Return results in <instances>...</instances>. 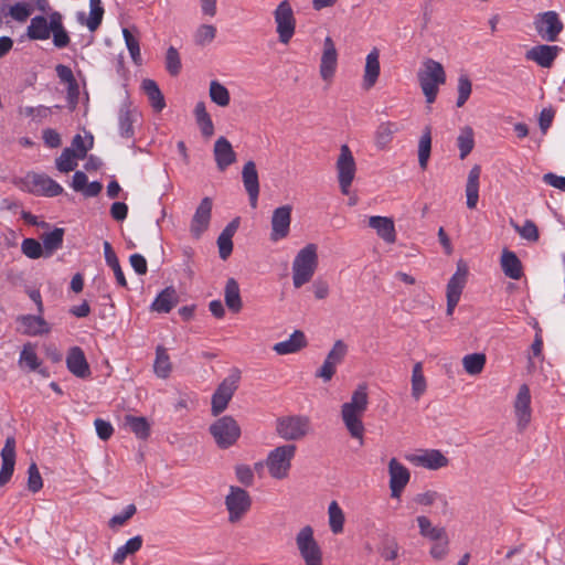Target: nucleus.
I'll list each match as a JSON object with an SVG mask.
<instances>
[{
  "mask_svg": "<svg viewBox=\"0 0 565 565\" xmlns=\"http://www.w3.org/2000/svg\"><path fill=\"white\" fill-rule=\"evenodd\" d=\"M369 396L365 384H360L352 393L350 402L342 404L341 418L350 436L363 445L364 425L362 417L367 409Z\"/></svg>",
  "mask_w": 565,
  "mask_h": 565,
  "instance_id": "f257e3e1",
  "label": "nucleus"
},
{
  "mask_svg": "<svg viewBox=\"0 0 565 565\" xmlns=\"http://www.w3.org/2000/svg\"><path fill=\"white\" fill-rule=\"evenodd\" d=\"M369 396L365 384H360L352 393L350 402L342 404L341 418L350 436L363 445L364 425L362 417L367 409Z\"/></svg>",
  "mask_w": 565,
  "mask_h": 565,
  "instance_id": "f03ea898",
  "label": "nucleus"
},
{
  "mask_svg": "<svg viewBox=\"0 0 565 565\" xmlns=\"http://www.w3.org/2000/svg\"><path fill=\"white\" fill-rule=\"evenodd\" d=\"M318 266L317 246L308 244L296 255L292 263V284L295 288H300L309 282L315 275Z\"/></svg>",
  "mask_w": 565,
  "mask_h": 565,
  "instance_id": "7ed1b4c3",
  "label": "nucleus"
},
{
  "mask_svg": "<svg viewBox=\"0 0 565 565\" xmlns=\"http://www.w3.org/2000/svg\"><path fill=\"white\" fill-rule=\"evenodd\" d=\"M420 88L427 103H434L438 93V86L446 82L444 66L431 58L424 62V68L418 73Z\"/></svg>",
  "mask_w": 565,
  "mask_h": 565,
  "instance_id": "20e7f679",
  "label": "nucleus"
},
{
  "mask_svg": "<svg viewBox=\"0 0 565 565\" xmlns=\"http://www.w3.org/2000/svg\"><path fill=\"white\" fill-rule=\"evenodd\" d=\"M296 451V445L285 444L268 452L265 463L274 479L281 480L288 477Z\"/></svg>",
  "mask_w": 565,
  "mask_h": 565,
  "instance_id": "39448f33",
  "label": "nucleus"
},
{
  "mask_svg": "<svg viewBox=\"0 0 565 565\" xmlns=\"http://www.w3.org/2000/svg\"><path fill=\"white\" fill-rule=\"evenodd\" d=\"M310 418L305 415H289L278 417L276 434L286 441H297L305 438L310 431Z\"/></svg>",
  "mask_w": 565,
  "mask_h": 565,
  "instance_id": "423d86ee",
  "label": "nucleus"
},
{
  "mask_svg": "<svg viewBox=\"0 0 565 565\" xmlns=\"http://www.w3.org/2000/svg\"><path fill=\"white\" fill-rule=\"evenodd\" d=\"M216 445L221 449H227L233 446L241 436V427L237 422L228 415L215 420L209 428Z\"/></svg>",
  "mask_w": 565,
  "mask_h": 565,
  "instance_id": "0eeeda50",
  "label": "nucleus"
},
{
  "mask_svg": "<svg viewBox=\"0 0 565 565\" xmlns=\"http://www.w3.org/2000/svg\"><path fill=\"white\" fill-rule=\"evenodd\" d=\"M536 34L546 42H556L564 30V23L556 11L550 10L534 15Z\"/></svg>",
  "mask_w": 565,
  "mask_h": 565,
  "instance_id": "6e6552de",
  "label": "nucleus"
},
{
  "mask_svg": "<svg viewBox=\"0 0 565 565\" xmlns=\"http://www.w3.org/2000/svg\"><path fill=\"white\" fill-rule=\"evenodd\" d=\"M224 503L228 512V522L235 524L250 510L252 498L245 489L231 486Z\"/></svg>",
  "mask_w": 565,
  "mask_h": 565,
  "instance_id": "1a4fd4ad",
  "label": "nucleus"
},
{
  "mask_svg": "<svg viewBox=\"0 0 565 565\" xmlns=\"http://www.w3.org/2000/svg\"><path fill=\"white\" fill-rule=\"evenodd\" d=\"M296 544L305 565H322V553L310 525L303 526L296 535Z\"/></svg>",
  "mask_w": 565,
  "mask_h": 565,
  "instance_id": "9d476101",
  "label": "nucleus"
},
{
  "mask_svg": "<svg viewBox=\"0 0 565 565\" xmlns=\"http://www.w3.org/2000/svg\"><path fill=\"white\" fill-rule=\"evenodd\" d=\"M335 168L340 190L342 194L348 195L356 172L355 159L348 145L341 146Z\"/></svg>",
  "mask_w": 565,
  "mask_h": 565,
  "instance_id": "9b49d317",
  "label": "nucleus"
},
{
  "mask_svg": "<svg viewBox=\"0 0 565 565\" xmlns=\"http://www.w3.org/2000/svg\"><path fill=\"white\" fill-rule=\"evenodd\" d=\"M276 32L282 44H288L295 34L296 19L294 10L287 0L281 1L274 11Z\"/></svg>",
  "mask_w": 565,
  "mask_h": 565,
  "instance_id": "f8f14e48",
  "label": "nucleus"
},
{
  "mask_svg": "<svg viewBox=\"0 0 565 565\" xmlns=\"http://www.w3.org/2000/svg\"><path fill=\"white\" fill-rule=\"evenodd\" d=\"M22 182L24 188L35 195L53 198L63 193V188L44 173L29 172Z\"/></svg>",
  "mask_w": 565,
  "mask_h": 565,
  "instance_id": "ddd939ff",
  "label": "nucleus"
},
{
  "mask_svg": "<svg viewBox=\"0 0 565 565\" xmlns=\"http://www.w3.org/2000/svg\"><path fill=\"white\" fill-rule=\"evenodd\" d=\"M468 268L465 263L457 264V270L447 284V316H452L456 306L460 300V296L467 282Z\"/></svg>",
  "mask_w": 565,
  "mask_h": 565,
  "instance_id": "4468645a",
  "label": "nucleus"
},
{
  "mask_svg": "<svg viewBox=\"0 0 565 565\" xmlns=\"http://www.w3.org/2000/svg\"><path fill=\"white\" fill-rule=\"evenodd\" d=\"M348 344L343 340H337L327 354L321 367L316 372V376L324 382L331 381L335 374L337 366L342 363L348 354Z\"/></svg>",
  "mask_w": 565,
  "mask_h": 565,
  "instance_id": "2eb2a0df",
  "label": "nucleus"
},
{
  "mask_svg": "<svg viewBox=\"0 0 565 565\" xmlns=\"http://www.w3.org/2000/svg\"><path fill=\"white\" fill-rule=\"evenodd\" d=\"M292 206L289 204L281 205L274 210L271 215V233L273 242L280 241L289 235L291 223Z\"/></svg>",
  "mask_w": 565,
  "mask_h": 565,
  "instance_id": "dca6fc26",
  "label": "nucleus"
},
{
  "mask_svg": "<svg viewBox=\"0 0 565 565\" xmlns=\"http://www.w3.org/2000/svg\"><path fill=\"white\" fill-rule=\"evenodd\" d=\"M390 490L392 498L399 499L411 479L409 470L396 458L388 462Z\"/></svg>",
  "mask_w": 565,
  "mask_h": 565,
  "instance_id": "f3484780",
  "label": "nucleus"
},
{
  "mask_svg": "<svg viewBox=\"0 0 565 565\" xmlns=\"http://www.w3.org/2000/svg\"><path fill=\"white\" fill-rule=\"evenodd\" d=\"M561 51L557 45L539 44L526 51L525 58L543 68H551Z\"/></svg>",
  "mask_w": 565,
  "mask_h": 565,
  "instance_id": "a211bd4d",
  "label": "nucleus"
},
{
  "mask_svg": "<svg viewBox=\"0 0 565 565\" xmlns=\"http://www.w3.org/2000/svg\"><path fill=\"white\" fill-rule=\"evenodd\" d=\"M139 113L132 107L130 100L125 99L118 111L119 135L126 139H132L135 136L134 124L138 120Z\"/></svg>",
  "mask_w": 565,
  "mask_h": 565,
  "instance_id": "6ab92c4d",
  "label": "nucleus"
},
{
  "mask_svg": "<svg viewBox=\"0 0 565 565\" xmlns=\"http://www.w3.org/2000/svg\"><path fill=\"white\" fill-rule=\"evenodd\" d=\"M338 65V52L333 40L327 36L323 41V51L320 61V76L324 81H331Z\"/></svg>",
  "mask_w": 565,
  "mask_h": 565,
  "instance_id": "aec40b11",
  "label": "nucleus"
},
{
  "mask_svg": "<svg viewBox=\"0 0 565 565\" xmlns=\"http://www.w3.org/2000/svg\"><path fill=\"white\" fill-rule=\"evenodd\" d=\"M244 188L248 194L249 203L253 209L257 207L259 195V180L256 164L254 161H247L242 170Z\"/></svg>",
  "mask_w": 565,
  "mask_h": 565,
  "instance_id": "412c9836",
  "label": "nucleus"
},
{
  "mask_svg": "<svg viewBox=\"0 0 565 565\" xmlns=\"http://www.w3.org/2000/svg\"><path fill=\"white\" fill-rule=\"evenodd\" d=\"M211 212L212 200L206 196L202 199L192 217L190 231L194 237L199 238L202 233L207 230L211 220Z\"/></svg>",
  "mask_w": 565,
  "mask_h": 565,
  "instance_id": "4be33fe9",
  "label": "nucleus"
},
{
  "mask_svg": "<svg viewBox=\"0 0 565 565\" xmlns=\"http://www.w3.org/2000/svg\"><path fill=\"white\" fill-rule=\"evenodd\" d=\"M2 465L0 469V487L6 486L14 471L15 465V440L13 437H8L1 450Z\"/></svg>",
  "mask_w": 565,
  "mask_h": 565,
  "instance_id": "5701e85b",
  "label": "nucleus"
},
{
  "mask_svg": "<svg viewBox=\"0 0 565 565\" xmlns=\"http://www.w3.org/2000/svg\"><path fill=\"white\" fill-rule=\"evenodd\" d=\"M514 412L520 426L525 427L531 420V393L526 384L519 388L514 401Z\"/></svg>",
  "mask_w": 565,
  "mask_h": 565,
  "instance_id": "b1692460",
  "label": "nucleus"
},
{
  "mask_svg": "<svg viewBox=\"0 0 565 565\" xmlns=\"http://www.w3.org/2000/svg\"><path fill=\"white\" fill-rule=\"evenodd\" d=\"M214 159L220 171L226 170L236 161V153L225 137H220L214 143Z\"/></svg>",
  "mask_w": 565,
  "mask_h": 565,
  "instance_id": "393cba45",
  "label": "nucleus"
},
{
  "mask_svg": "<svg viewBox=\"0 0 565 565\" xmlns=\"http://www.w3.org/2000/svg\"><path fill=\"white\" fill-rule=\"evenodd\" d=\"M66 365L68 371L81 379H86L90 375L89 365L85 358L83 350L79 347H73L66 356Z\"/></svg>",
  "mask_w": 565,
  "mask_h": 565,
  "instance_id": "a878e982",
  "label": "nucleus"
},
{
  "mask_svg": "<svg viewBox=\"0 0 565 565\" xmlns=\"http://www.w3.org/2000/svg\"><path fill=\"white\" fill-rule=\"evenodd\" d=\"M18 321L23 327V333L26 335H42L51 330L49 323L43 318V313L20 316Z\"/></svg>",
  "mask_w": 565,
  "mask_h": 565,
  "instance_id": "bb28decb",
  "label": "nucleus"
},
{
  "mask_svg": "<svg viewBox=\"0 0 565 565\" xmlns=\"http://www.w3.org/2000/svg\"><path fill=\"white\" fill-rule=\"evenodd\" d=\"M369 226L376 231V234L387 244L396 242L394 221L387 216H371Z\"/></svg>",
  "mask_w": 565,
  "mask_h": 565,
  "instance_id": "cd10ccee",
  "label": "nucleus"
},
{
  "mask_svg": "<svg viewBox=\"0 0 565 565\" xmlns=\"http://www.w3.org/2000/svg\"><path fill=\"white\" fill-rule=\"evenodd\" d=\"M381 66H380V52L376 47H374L367 55L365 60L364 66V75H363V88L370 89L372 88L380 76Z\"/></svg>",
  "mask_w": 565,
  "mask_h": 565,
  "instance_id": "c85d7f7f",
  "label": "nucleus"
},
{
  "mask_svg": "<svg viewBox=\"0 0 565 565\" xmlns=\"http://www.w3.org/2000/svg\"><path fill=\"white\" fill-rule=\"evenodd\" d=\"M89 15L86 17L84 12H77V22L86 25L90 32H95L102 24L104 17V7L102 0H89Z\"/></svg>",
  "mask_w": 565,
  "mask_h": 565,
  "instance_id": "c756f323",
  "label": "nucleus"
},
{
  "mask_svg": "<svg viewBox=\"0 0 565 565\" xmlns=\"http://www.w3.org/2000/svg\"><path fill=\"white\" fill-rule=\"evenodd\" d=\"M308 344L306 335L300 330H295L289 339L274 344L273 350L279 355L299 352Z\"/></svg>",
  "mask_w": 565,
  "mask_h": 565,
  "instance_id": "7c9ffc66",
  "label": "nucleus"
},
{
  "mask_svg": "<svg viewBox=\"0 0 565 565\" xmlns=\"http://www.w3.org/2000/svg\"><path fill=\"white\" fill-rule=\"evenodd\" d=\"M413 461L423 468L429 470H438L448 466V458L437 449H430L424 451L422 455H417L413 458Z\"/></svg>",
  "mask_w": 565,
  "mask_h": 565,
  "instance_id": "2f4dec72",
  "label": "nucleus"
},
{
  "mask_svg": "<svg viewBox=\"0 0 565 565\" xmlns=\"http://www.w3.org/2000/svg\"><path fill=\"white\" fill-rule=\"evenodd\" d=\"M52 29V12L49 20L43 15H35L26 29V35L30 40H47Z\"/></svg>",
  "mask_w": 565,
  "mask_h": 565,
  "instance_id": "473e14b6",
  "label": "nucleus"
},
{
  "mask_svg": "<svg viewBox=\"0 0 565 565\" xmlns=\"http://www.w3.org/2000/svg\"><path fill=\"white\" fill-rule=\"evenodd\" d=\"M239 225V218L236 217L230 222L217 237L218 254L223 260H226L233 252L232 238Z\"/></svg>",
  "mask_w": 565,
  "mask_h": 565,
  "instance_id": "72a5a7b5",
  "label": "nucleus"
},
{
  "mask_svg": "<svg viewBox=\"0 0 565 565\" xmlns=\"http://www.w3.org/2000/svg\"><path fill=\"white\" fill-rule=\"evenodd\" d=\"M413 502L420 507H431L434 504H438L443 514H447L449 511V502L447 497L435 490H426L415 494Z\"/></svg>",
  "mask_w": 565,
  "mask_h": 565,
  "instance_id": "f704fd0d",
  "label": "nucleus"
},
{
  "mask_svg": "<svg viewBox=\"0 0 565 565\" xmlns=\"http://www.w3.org/2000/svg\"><path fill=\"white\" fill-rule=\"evenodd\" d=\"M500 263L501 269L507 277L519 280L523 276L522 263L514 252L504 248Z\"/></svg>",
  "mask_w": 565,
  "mask_h": 565,
  "instance_id": "c9c22d12",
  "label": "nucleus"
},
{
  "mask_svg": "<svg viewBox=\"0 0 565 565\" xmlns=\"http://www.w3.org/2000/svg\"><path fill=\"white\" fill-rule=\"evenodd\" d=\"M481 174V167L476 164L473 166L467 178L466 183V196H467V206L468 209H475L478 204L479 200V179Z\"/></svg>",
  "mask_w": 565,
  "mask_h": 565,
  "instance_id": "e433bc0d",
  "label": "nucleus"
},
{
  "mask_svg": "<svg viewBox=\"0 0 565 565\" xmlns=\"http://www.w3.org/2000/svg\"><path fill=\"white\" fill-rule=\"evenodd\" d=\"M179 297L175 289L170 286L164 288L154 299L151 309L157 312L168 313L178 303Z\"/></svg>",
  "mask_w": 565,
  "mask_h": 565,
  "instance_id": "4c0bfd02",
  "label": "nucleus"
},
{
  "mask_svg": "<svg viewBox=\"0 0 565 565\" xmlns=\"http://www.w3.org/2000/svg\"><path fill=\"white\" fill-rule=\"evenodd\" d=\"M224 300L227 308L237 313L243 308L239 285L234 278H228L224 288Z\"/></svg>",
  "mask_w": 565,
  "mask_h": 565,
  "instance_id": "58836bf2",
  "label": "nucleus"
},
{
  "mask_svg": "<svg viewBox=\"0 0 565 565\" xmlns=\"http://www.w3.org/2000/svg\"><path fill=\"white\" fill-rule=\"evenodd\" d=\"M51 33L53 35V44L56 47L63 49L70 44L71 39L63 25V15L58 11H52Z\"/></svg>",
  "mask_w": 565,
  "mask_h": 565,
  "instance_id": "ea45409f",
  "label": "nucleus"
},
{
  "mask_svg": "<svg viewBox=\"0 0 565 565\" xmlns=\"http://www.w3.org/2000/svg\"><path fill=\"white\" fill-rule=\"evenodd\" d=\"M141 88L147 95L148 100L156 111H161L166 107L164 96L161 93L158 84L150 78L142 81Z\"/></svg>",
  "mask_w": 565,
  "mask_h": 565,
  "instance_id": "a19ab883",
  "label": "nucleus"
},
{
  "mask_svg": "<svg viewBox=\"0 0 565 565\" xmlns=\"http://www.w3.org/2000/svg\"><path fill=\"white\" fill-rule=\"evenodd\" d=\"M124 425L139 439H147L150 436V425L143 416L126 415L124 417Z\"/></svg>",
  "mask_w": 565,
  "mask_h": 565,
  "instance_id": "79ce46f5",
  "label": "nucleus"
},
{
  "mask_svg": "<svg viewBox=\"0 0 565 565\" xmlns=\"http://www.w3.org/2000/svg\"><path fill=\"white\" fill-rule=\"evenodd\" d=\"M104 255L107 265L114 270L118 285L121 287H127V280L120 267L119 260L111 247V244L107 241L104 242Z\"/></svg>",
  "mask_w": 565,
  "mask_h": 565,
  "instance_id": "37998d69",
  "label": "nucleus"
},
{
  "mask_svg": "<svg viewBox=\"0 0 565 565\" xmlns=\"http://www.w3.org/2000/svg\"><path fill=\"white\" fill-rule=\"evenodd\" d=\"M142 546L141 535H136L129 539L122 546L118 547L113 555L115 564H122L128 555L135 554Z\"/></svg>",
  "mask_w": 565,
  "mask_h": 565,
  "instance_id": "c03bdc74",
  "label": "nucleus"
},
{
  "mask_svg": "<svg viewBox=\"0 0 565 565\" xmlns=\"http://www.w3.org/2000/svg\"><path fill=\"white\" fill-rule=\"evenodd\" d=\"M64 237V228L55 227L49 233L42 234L44 255L51 256L55 250L62 247Z\"/></svg>",
  "mask_w": 565,
  "mask_h": 565,
  "instance_id": "a18cd8bd",
  "label": "nucleus"
},
{
  "mask_svg": "<svg viewBox=\"0 0 565 565\" xmlns=\"http://www.w3.org/2000/svg\"><path fill=\"white\" fill-rule=\"evenodd\" d=\"M398 131L395 122L386 121L379 125L375 132V145L379 149H385L393 140L394 134Z\"/></svg>",
  "mask_w": 565,
  "mask_h": 565,
  "instance_id": "49530a36",
  "label": "nucleus"
},
{
  "mask_svg": "<svg viewBox=\"0 0 565 565\" xmlns=\"http://www.w3.org/2000/svg\"><path fill=\"white\" fill-rule=\"evenodd\" d=\"M431 152V131L430 127H425L418 142V163L423 170L427 169Z\"/></svg>",
  "mask_w": 565,
  "mask_h": 565,
  "instance_id": "de8ad7c7",
  "label": "nucleus"
},
{
  "mask_svg": "<svg viewBox=\"0 0 565 565\" xmlns=\"http://www.w3.org/2000/svg\"><path fill=\"white\" fill-rule=\"evenodd\" d=\"M457 147L459 149L460 159H465L475 147V132L470 126H465L460 129L457 137Z\"/></svg>",
  "mask_w": 565,
  "mask_h": 565,
  "instance_id": "09e8293b",
  "label": "nucleus"
},
{
  "mask_svg": "<svg viewBox=\"0 0 565 565\" xmlns=\"http://www.w3.org/2000/svg\"><path fill=\"white\" fill-rule=\"evenodd\" d=\"M153 370L158 377L167 379L171 372L170 358L167 350L159 345L156 349V360L153 363Z\"/></svg>",
  "mask_w": 565,
  "mask_h": 565,
  "instance_id": "8fccbe9b",
  "label": "nucleus"
},
{
  "mask_svg": "<svg viewBox=\"0 0 565 565\" xmlns=\"http://www.w3.org/2000/svg\"><path fill=\"white\" fill-rule=\"evenodd\" d=\"M427 384L420 362L415 363L412 371V396L418 401L426 392Z\"/></svg>",
  "mask_w": 565,
  "mask_h": 565,
  "instance_id": "3c124183",
  "label": "nucleus"
},
{
  "mask_svg": "<svg viewBox=\"0 0 565 565\" xmlns=\"http://www.w3.org/2000/svg\"><path fill=\"white\" fill-rule=\"evenodd\" d=\"M209 95L211 100L220 107H227L231 103L228 89L218 81L210 83Z\"/></svg>",
  "mask_w": 565,
  "mask_h": 565,
  "instance_id": "603ef678",
  "label": "nucleus"
},
{
  "mask_svg": "<svg viewBox=\"0 0 565 565\" xmlns=\"http://www.w3.org/2000/svg\"><path fill=\"white\" fill-rule=\"evenodd\" d=\"M510 225L523 239L537 242L540 238L537 226L532 220H526L523 225H519L511 218Z\"/></svg>",
  "mask_w": 565,
  "mask_h": 565,
  "instance_id": "864d4df0",
  "label": "nucleus"
},
{
  "mask_svg": "<svg viewBox=\"0 0 565 565\" xmlns=\"http://www.w3.org/2000/svg\"><path fill=\"white\" fill-rule=\"evenodd\" d=\"M329 525L334 534H339L343 531L344 514L337 501H332L328 508Z\"/></svg>",
  "mask_w": 565,
  "mask_h": 565,
  "instance_id": "5fc2aeb1",
  "label": "nucleus"
},
{
  "mask_svg": "<svg viewBox=\"0 0 565 565\" xmlns=\"http://www.w3.org/2000/svg\"><path fill=\"white\" fill-rule=\"evenodd\" d=\"M486 364V355L482 353H472L463 356L462 366L470 375L480 374Z\"/></svg>",
  "mask_w": 565,
  "mask_h": 565,
  "instance_id": "6e6d98bb",
  "label": "nucleus"
},
{
  "mask_svg": "<svg viewBox=\"0 0 565 565\" xmlns=\"http://www.w3.org/2000/svg\"><path fill=\"white\" fill-rule=\"evenodd\" d=\"M19 364L21 367H26L29 371H36L41 361L31 344H25L20 353Z\"/></svg>",
  "mask_w": 565,
  "mask_h": 565,
  "instance_id": "4d7b16f0",
  "label": "nucleus"
},
{
  "mask_svg": "<svg viewBox=\"0 0 565 565\" xmlns=\"http://www.w3.org/2000/svg\"><path fill=\"white\" fill-rule=\"evenodd\" d=\"M55 71H56V74H57V77L60 78V81L67 84L68 94L70 95L77 94L78 93V84L74 77V74H73L71 67L63 65V64H58V65H56Z\"/></svg>",
  "mask_w": 565,
  "mask_h": 565,
  "instance_id": "13d9d810",
  "label": "nucleus"
},
{
  "mask_svg": "<svg viewBox=\"0 0 565 565\" xmlns=\"http://www.w3.org/2000/svg\"><path fill=\"white\" fill-rule=\"evenodd\" d=\"M122 36L129 54L136 65H141L139 40L135 38L128 29H122Z\"/></svg>",
  "mask_w": 565,
  "mask_h": 565,
  "instance_id": "bf43d9fd",
  "label": "nucleus"
},
{
  "mask_svg": "<svg viewBox=\"0 0 565 565\" xmlns=\"http://www.w3.org/2000/svg\"><path fill=\"white\" fill-rule=\"evenodd\" d=\"M75 151L72 148H65L61 156L56 159V168L61 172H71L73 171L77 163L75 161Z\"/></svg>",
  "mask_w": 565,
  "mask_h": 565,
  "instance_id": "052dcab7",
  "label": "nucleus"
},
{
  "mask_svg": "<svg viewBox=\"0 0 565 565\" xmlns=\"http://www.w3.org/2000/svg\"><path fill=\"white\" fill-rule=\"evenodd\" d=\"M166 68L171 76H178L181 72L182 64L178 50L170 46L166 53Z\"/></svg>",
  "mask_w": 565,
  "mask_h": 565,
  "instance_id": "680f3d73",
  "label": "nucleus"
},
{
  "mask_svg": "<svg viewBox=\"0 0 565 565\" xmlns=\"http://www.w3.org/2000/svg\"><path fill=\"white\" fill-rule=\"evenodd\" d=\"M216 35V29L212 24H202L194 34V41L198 45L204 46L213 42Z\"/></svg>",
  "mask_w": 565,
  "mask_h": 565,
  "instance_id": "e2e57ef3",
  "label": "nucleus"
},
{
  "mask_svg": "<svg viewBox=\"0 0 565 565\" xmlns=\"http://www.w3.org/2000/svg\"><path fill=\"white\" fill-rule=\"evenodd\" d=\"M458 98L456 102L457 107H462L469 99L472 92V84L467 75H461L458 78Z\"/></svg>",
  "mask_w": 565,
  "mask_h": 565,
  "instance_id": "0e129e2a",
  "label": "nucleus"
},
{
  "mask_svg": "<svg viewBox=\"0 0 565 565\" xmlns=\"http://www.w3.org/2000/svg\"><path fill=\"white\" fill-rule=\"evenodd\" d=\"M21 250L31 259H38L44 254V247L34 238H24L21 244Z\"/></svg>",
  "mask_w": 565,
  "mask_h": 565,
  "instance_id": "69168bd1",
  "label": "nucleus"
},
{
  "mask_svg": "<svg viewBox=\"0 0 565 565\" xmlns=\"http://www.w3.org/2000/svg\"><path fill=\"white\" fill-rule=\"evenodd\" d=\"M238 380H239L238 375L227 376L220 383V385L217 386L215 392L220 393V395H222V396L226 397L228 401H231L234 393L236 392V390L238 387V384H237Z\"/></svg>",
  "mask_w": 565,
  "mask_h": 565,
  "instance_id": "338daca9",
  "label": "nucleus"
},
{
  "mask_svg": "<svg viewBox=\"0 0 565 565\" xmlns=\"http://www.w3.org/2000/svg\"><path fill=\"white\" fill-rule=\"evenodd\" d=\"M42 487L43 480L39 468L35 462H32L28 469V489L31 492L36 493L42 489Z\"/></svg>",
  "mask_w": 565,
  "mask_h": 565,
  "instance_id": "774afa93",
  "label": "nucleus"
}]
</instances>
